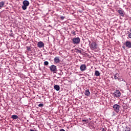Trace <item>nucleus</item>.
Returning a JSON list of instances; mask_svg holds the SVG:
<instances>
[{
    "label": "nucleus",
    "mask_w": 131,
    "mask_h": 131,
    "mask_svg": "<svg viewBox=\"0 0 131 131\" xmlns=\"http://www.w3.org/2000/svg\"><path fill=\"white\" fill-rule=\"evenodd\" d=\"M72 40L74 45H78L80 42V38L78 37L73 38Z\"/></svg>",
    "instance_id": "obj_2"
},
{
    "label": "nucleus",
    "mask_w": 131,
    "mask_h": 131,
    "mask_svg": "<svg viewBox=\"0 0 131 131\" xmlns=\"http://www.w3.org/2000/svg\"><path fill=\"white\" fill-rule=\"evenodd\" d=\"M97 43L96 42H92L91 45H90V49L92 51H94V50H97Z\"/></svg>",
    "instance_id": "obj_4"
},
{
    "label": "nucleus",
    "mask_w": 131,
    "mask_h": 131,
    "mask_svg": "<svg viewBox=\"0 0 131 131\" xmlns=\"http://www.w3.org/2000/svg\"><path fill=\"white\" fill-rule=\"evenodd\" d=\"M38 107H43V103H40L38 104Z\"/></svg>",
    "instance_id": "obj_22"
},
{
    "label": "nucleus",
    "mask_w": 131,
    "mask_h": 131,
    "mask_svg": "<svg viewBox=\"0 0 131 131\" xmlns=\"http://www.w3.org/2000/svg\"><path fill=\"white\" fill-rule=\"evenodd\" d=\"M128 36L129 38H131V33L128 34Z\"/></svg>",
    "instance_id": "obj_24"
},
{
    "label": "nucleus",
    "mask_w": 131,
    "mask_h": 131,
    "mask_svg": "<svg viewBox=\"0 0 131 131\" xmlns=\"http://www.w3.org/2000/svg\"><path fill=\"white\" fill-rule=\"evenodd\" d=\"M54 61L55 62V63H60V57L57 56L56 57L54 58Z\"/></svg>",
    "instance_id": "obj_11"
},
{
    "label": "nucleus",
    "mask_w": 131,
    "mask_h": 131,
    "mask_svg": "<svg viewBox=\"0 0 131 131\" xmlns=\"http://www.w3.org/2000/svg\"><path fill=\"white\" fill-rule=\"evenodd\" d=\"M71 34L73 35H76V33L75 32V31L73 30L71 31Z\"/></svg>",
    "instance_id": "obj_17"
},
{
    "label": "nucleus",
    "mask_w": 131,
    "mask_h": 131,
    "mask_svg": "<svg viewBox=\"0 0 131 131\" xmlns=\"http://www.w3.org/2000/svg\"><path fill=\"white\" fill-rule=\"evenodd\" d=\"M77 51L79 52V53H81V51L80 50H77Z\"/></svg>",
    "instance_id": "obj_26"
},
{
    "label": "nucleus",
    "mask_w": 131,
    "mask_h": 131,
    "mask_svg": "<svg viewBox=\"0 0 131 131\" xmlns=\"http://www.w3.org/2000/svg\"><path fill=\"white\" fill-rule=\"evenodd\" d=\"M54 89L56 91H60V86H59L58 85H55L54 86Z\"/></svg>",
    "instance_id": "obj_13"
},
{
    "label": "nucleus",
    "mask_w": 131,
    "mask_h": 131,
    "mask_svg": "<svg viewBox=\"0 0 131 131\" xmlns=\"http://www.w3.org/2000/svg\"><path fill=\"white\" fill-rule=\"evenodd\" d=\"M50 70V71H51V72H57V66L53 64L51 65L50 67H49Z\"/></svg>",
    "instance_id": "obj_5"
},
{
    "label": "nucleus",
    "mask_w": 131,
    "mask_h": 131,
    "mask_svg": "<svg viewBox=\"0 0 131 131\" xmlns=\"http://www.w3.org/2000/svg\"><path fill=\"white\" fill-rule=\"evenodd\" d=\"M113 96H114V97H116V98H119V97L121 96V93L119 90H116L114 93H113Z\"/></svg>",
    "instance_id": "obj_3"
},
{
    "label": "nucleus",
    "mask_w": 131,
    "mask_h": 131,
    "mask_svg": "<svg viewBox=\"0 0 131 131\" xmlns=\"http://www.w3.org/2000/svg\"><path fill=\"white\" fill-rule=\"evenodd\" d=\"M125 46L126 48H128V49H130L131 48V42L129 41H127L125 42Z\"/></svg>",
    "instance_id": "obj_9"
},
{
    "label": "nucleus",
    "mask_w": 131,
    "mask_h": 131,
    "mask_svg": "<svg viewBox=\"0 0 131 131\" xmlns=\"http://www.w3.org/2000/svg\"><path fill=\"white\" fill-rule=\"evenodd\" d=\"M91 94V92H90V91L89 90H86L84 92L85 96H89Z\"/></svg>",
    "instance_id": "obj_12"
},
{
    "label": "nucleus",
    "mask_w": 131,
    "mask_h": 131,
    "mask_svg": "<svg viewBox=\"0 0 131 131\" xmlns=\"http://www.w3.org/2000/svg\"><path fill=\"white\" fill-rule=\"evenodd\" d=\"M44 65H45V66H48V65H49V61H45Z\"/></svg>",
    "instance_id": "obj_19"
},
{
    "label": "nucleus",
    "mask_w": 131,
    "mask_h": 131,
    "mask_svg": "<svg viewBox=\"0 0 131 131\" xmlns=\"http://www.w3.org/2000/svg\"><path fill=\"white\" fill-rule=\"evenodd\" d=\"M120 108V106L118 104H115L113 106V108L114 111H115V112H116L117 113H118V112H119V109Z\"/></svg>",
    "instance_id": "obj_6"
},
{
    "label": "nucleus",
    "mask_w": 131,
    "mask_h": 131,
    "mask_svg": "<svg viewBox=\"0 0 131 131\" xmlns=\"http://www.w3.org/2000/svg\"><path fill=\"white\" fill-rule=\"evenodd\" d=\"M23 5L22 9L24 11H25V10H27V7L29 6V2L27 0H25L23 2Z\"/></svg>",
    "instance_id": "obj_1"
},
{
    "label": "nucleus",
    "mask_w": 131,
    "mask_h": 131,
    "mask_svg": "<svg viewBox=\"0 0 131 131\" xmlns=\"http://www.w3.org/2000/svg\"><path fill=\"white\" fill-rule=\"evenodd\" d=\"M26 48H27V51H31V48H30V47L27 46Z\"/></svg>",
    "instance_id": "obj_20"
},
{
    "label": "nucleus",
    "mask_w": 131,
    "mask_h": 131,
    "mask_svg": "<svg viewBox=\"0 0 131 131\" xmlns=\"http://www.w3.org/2000/svg\"><path fill=\"white\" fill-rule=\"evenodd\" d=\"M125 131H130V130H129V129H126V130H125Z\"/></svg>",
    "instance_id": "obj_27"
},
{
    "label": "nucleus",
    "mask_w": 131,
    "mask_h": 131,
    "mask_svg": "<svg viewBox=\"0 0 131 131\" xmlns=\"http://www.w3.org/2000/svg\"><path fill=\"white\" fill-rule=\"evenodd\" d=\"M37 47L40 48H43V47H45V43H43L42 41H39L37 43Z\"/></svg>",
    "instance_id": "obj_8"
},
{
    "label": "nucleus",
    "mask_w": 131,
    "mask_h": 131,
    "mask_svg": "<svg viewBox=\"0 0 131 131\" xmlns=\"http://www.w3.org/2000/svg\"><path fill=\"white\" fill-rule=\"evenodd\" d=\"M100 75L101 73H100V72L99 71H95V76H100Z\"/></svg>",
    "instance_id": "obj_14"
},
{
    "label": "nucleus",
    "mask_w": 131,
    "mask_h": 131,
    "mask_svg": "<svg viewBox=\"0 0 131 131\" xmlns=\"http://www.w3.org/2000/svg\"><path fill=\"white\" fill-rule=\"evenodd\" d=\"M5 6V2L2 1L0 2V8L2 9V8H4V6Z\"/></svg>",
    "instance_id": "obj_15"
},
{
    "label": "nucleus",
    "mask_w": 131,
    "mask_h": 131,
    "mask_svg": "<svg viewBox=\"0 0 131 131\" xmlns=\"http://www.w3.org/2000/svg\"><path fill=\"white\" fill-rule=\"evenodd\" d=\"M60 19H61V20H64V19H65V17L64 16H61L60 17Z\"/></svg>",
    "instance_id": "obj_23"
},
{
    "label": "nucleus",
    "mask_w": 131,
    "mask_h": 131,
    "mask_svg": "<svg viewBox=\"0 0 131 131\" xmlns=\"http://www.w3.org/2000/svg\"><path fill=\"white\" fill-rule=\"evenodd\" d=\"M82 122L86 123V122H88V121H89V120H88V119H86V120H85V119H82Z\"/></svg>",
    "instance_id": "obj_21"
},
{
    "label": "nucleus",
    "mask_w": 131,
    "mask_h": 131,
    "mask_svg": "<svg viewBox=\"0 0 131 131\" xmlns=\"http://www.w3.org/2000/svg\"><path fill=\"white\" fill-rule=\"evenodd\" d=\"M11 118L12 119H13V120H16V119H18V116H17V115H12L11 116Z\"/></svg>",
    "instance_id": "obj_16"
},
{
    "label": "nucleus",
    "mask_w": 131,
    "mask_h": 131,
    "mask_svg": "<svg viewBox=\"0 0 131 131\" xmlns=\"http://www.w3.org/2000/svg\"><path fill=\"white\" fill-rule=\"evenodd\" d=\"M117 74H114V79H118V77H117Z\"/></svg>",
    "instance_id": "obj_18"
},
{
    "label": "nucleus",
    "mask_w": 131,
    "mask_h": 131,
    "mask_svg": "<svg viewBox=\"0 0 131 131\" xmlns=\"http://www.w3.org/2000/svg\"><path fill=\"white\" fill-rule=\"evenodd\" d=\"M118 13L120 14V16L122 17H124V11L122 10H118Z\"/></svg>",
    "instance_id": "obj_10"
},
{
    "label": "nucleus",
    "mask_w": 131,
    "mask_h": 131,
    "mask_svg": "<svg viewBox=\"0 0 131 131\" xmlns=\"http://www.w3.org/2000/svg\"><path fill=\"white\" fill-rule=\"evenodd\" d=\"M80 70L81 71H85L86 70V66L85 64H81L80 67Z\"/></svg>",
    "instance_id": "obj_7"
},
{
    "label": "nucleus",
    "mask_w": 131,
    "mask_h": 131,
    "mask_svg": "<svg viewBox=\"0 0 131 131\" xmlns=\"http://www.w3.org/2000/svg\"><path fill=\"white\" fill-rule=\"evenodd\" d=\"M102 131H106V128H103Z\"/></svg>",
    "instance_id": "obj_25"
}]
</instances>
